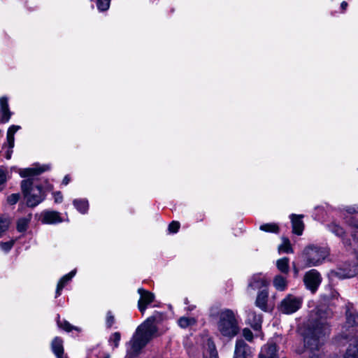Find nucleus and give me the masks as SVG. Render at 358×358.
I'll use <instances>...</instances> for the list:
<instances>
[{
  "label": "nucleus",
  "instance_id": "nucleus-1",
  "mask_svg": "<svg viewBox=\"0 0 358 358\" xmlns=\"http://www.w3.org/2000/svg\"><path fill=\"white\" fill-rule=\"evenodd\" d=\"M157 317L152 315L147 318L139 325L130 341L127 343V355L134 357L138 355L141 350L149 343L157 332L155 325Z\"/></svg>",
  "mask_w": 358,
  "mask_h": 358
},
{
  "label": "nucleus",
  "instance_id": "nucleus-2",
  "mask_svg": "<svg viewBox=\"0 0 358 358\" xmlns=\"http://www.w3.org/2000/svg\"><path fill=\"white\" fill-rule=\"evenodd\" d=\"M329 333V327L326 322L317 321L308 326L304 336L305 352L310 358H323L321 346L323 338Z\"/></svg>",
  "mask_w": 358,
  "mask_h": 358
},
{
  "label": "nucleus",
  "instance_id": "nucleus-3",
  "mask_svg": "<svg viewBox=\"0 0 358 358\" xmlns=\"http://www.w3.org/2000/svg\"><path fill=\"white\" fill-rule=\"evenodd\" d=\"M217 329L223 336L227 338H233L238 334V321L231 310L225 309L220 312Z\"/></svg>",
  "mask_w": 358,
  "mask_h": 358
},
{
  "label": "nucleus",
  "instance_id": "nucleus-4",
  "mask_svg": "<svg viewBox=\"0 0 358 358\" xmlns=\"http://www.w3.org/2000/svg\"><path fill=\"white\" fill-rule=\"evenodd\" d=\"M329 255V251L327 248L309 245L303 250L301 258L305 266L313 267L322 264Z\"/></svg>",
  "mask_w": 358,
  "mask_h": 358
},
{
  "label": "nucleus",
  "instance_id": "nucleus-5",
  "mask_svg": "<svg viewBox=\"0 0 358 358\" xmlns=\"http://www.w3.org/2000/svg\"><path fill=\"white\" fill-rule=\"evenodd\" d=\"M21 189L29 207H36L45 199V195L42 187L39 185L34 187L31 178L22 181Z\"/></svg>",
  "mask_w": 358,
  "mask_h": 358
},
{
  "label": "nucleus",
  "instance_id": "nucleus-6",
  "mask_svg": "<svg viewBox=\"0 0 358 358\" xmlns=\"http://www.w3.org/2000/svg\"><path fill=\"white\" fill-rule=\"evenodd\" d=\"M302 303V297L289 294L280 302L279 310L285 314H292L301 308Z\"/></svg>",
  "mask_w": 358,
  "mask_h": 358
},
{
  "label": "nucleus",
  "instance_id": "nucleus-7",
  "mask_svg": "<svg viewBox=\"0 0 358 358\" xmlns=\"http://www.w3.org/2000/svg\"><path fill=\"white\" fill-rule=\"evenodd\" d=\"M345 338L358 336V313L353 308H348L346 310V322L345 325Z\"/></svg>",
  "mask_w": 358,
  "mask_h": 358
},
{
  "label": "nucleus",
  "instance_id": "nucleus-8",
  "mask_svg": "<svg viewBox=\"0 0 358 358\" xmlns=\"http://www.w3.org/2000/svg\"><path fill=\"white\" fill-rule=\"evenodd\" d=\"M303 282L306 288L315 293L321 284L322 276L317 270L311 269L305 273Z\"/></svg>",
  "mask_w": 358,
  "mask_h": 358
},
{
  "label": "nucleus",
  "instance_id": "nucleus-9",
  "mask_svg": "<svg viewBox=\"0 0 358 358\" xmlns=\"http://www.w3.org/2000/svg\"><path fill=\"white\" fill-rule=\"evenodd\" d=\"M268 282L262 273H257L253 275L248 280V290L253 291L267 289Z\"/></svg>",
  "mask_w": 358,
  "mask_h": 358
},
{
  "label": "nucleus",
  "instance_id": "nucleus-10",
  "mask_svg": "<svg viewBox=\"0 0 358 358\" xmlns=\"http://www.w3.org/2000/svg\"><path fill=\"white\" fill-rule=\"evenodd\" d=\"M20 129H21L20 126L11 125L7 131V136H6L7 142L5 143L3 145V148L8 147V150H6V155H5V157L7 159H10L11 158L12 153H13V148L15 145L14 136H15V134Z\"/></svg>",
  "mask_w": 358,
  "mask_h": 358
},
{
  "label": "nucleus",
  "instance_id": "nucleus-11",
  "mask_svg": "<svg viewBox=\"0 0 358 358\" xmlns=\"http://www.w3.org/2000/svg\"><path fill=\"white\" fill-rule=\"evenodd\" d=\"M252 353L251 348L243 340H236L234 358H252Z\"/></svg>",
  "mask_w": 358,
  "mask_h": 358
},
{
  "label": "nucleus",
  "instance_id": "nucleus-12",
  "mask_svg": "<svg viewBox=\"0 0 358 358\" xmlns=\"http://www.w3.org/2000/svg\"><path fill=\"white\" fill-rule=\"evenodd\" d=\"M138 293L140 295V299L138 301V308L140 312L143 314L147 308V306L150 304L155 299V295L152 292L139 288Z\"/></svg>",
  "mask_w": 358,
  "mask_h": 358
},
{
  "label": "nucleus",
  "instance_id": "nucleus-13",
  "mask_svg": "<svg viewBox=\"0 0 358 358\" xmlns=\"http://www.w3.org/2000/svg\"><path fill=\"white\" fill-rule=\"evenodd\" d=\"M259 358H279L275 343L271 342L264 345L262 348Z\"/></svg>",
  "mask_w": 358,
  "mask_h": 358
},
{
  "label": "nucleus",
  "instance_id": "nucleus-14",
  "mask_svg": "<svg viewBox=\"0 0 358 358\" xmlns=\"http://www.w3.org/2000/svg\"><path fill=\"white\" fill-rule=\"evenodd\" d=\"M50 169V166L48 164L45 165H36V167L34 168H28L21 169L20 171V175L22 178H27L33 176H37L43 172L48 171Z\"/></svg>",
  "mask_w": 358,
  "mask_h": 358
},
{
  "label": "nucleus",
  "instance_id": "nucleus-15",
  "mask_svg": "<svg viewBox=\"0 0 358 358\" xmlns=\"http://www.w3.org/2000/svg\"><path fill=\"white\" fill-rule=\"evenodd\" d=\"M348 339L350 344L343 358H358V336Z\"/></svg>",
  "mask_w": 358,
  "mask_h": 358
},
{
  "label": "nucleus",
  "instance_id": "nucleus-16",
  "mask_svg": "<svg viewBox=\"0 0 358 358\" xmlns=\"http://www.w3.org/2000/svg\"><path fill=\"white\" fill-rule=\"evenodd\" d=\"M41 221L45 224H57L62 222L60 215L57 211H45L41 215Z\"/></svg>",
  "mask_w": 358,
  "mask_h": 358
},
{
  "label": "nucleus",
  "instance_id": "nucleus-17",
  "mask_svg": "<svg viewBox=\"0 0 358 358\" xmlns=\"http://www.w3.org/2000/svg\"><path fill=\"white\" fill-rule=\"evenodd\" d=\"M303 215L292 214L290 215V219L292 221V231L295 234L300 236L302 234L304 224L302 221Z\"/></svg>",
  "mask_w": 358,
  "mask_h": 358
},
{
  "label": "nucleus",
  "instance_id": "nucleus-18",
  "mask_svg": "<svg viewBox=\"0 0 358 358\" xmlns=\"http://www.w3.org/2000/svg\"><path fill=\"white\" fill-rule=\"evenodd\" d=\"M0 110L1 113L0 122L1 123L8 122L10 118L11 113L9 110L8 99L5 96L0 98Z\"/></svg>",
  "mask_w": 358,
  "mask_h": 358
},
{
  "label": "nucleus",
  "instance_id": "nucleus-19",
  "mask_svg": "<svg viewBox=\"0 0 358 358\" xmlns=\"http://www.w3.org/2000/svg\"><path fill=\"white\" fill-rule=\"evenodd\" d=\"M248 321L254 330L258 331L262 328V317L254 311H250L248 314Z\"/></svg>",
  "mask_w": 358,
  "mask_h": 358
},
{
  "label": "nucleus",
  "instance_id": "nucleus-20",
  "mask_svg": "<svg viewBox=\"0 0 358 358\" xmlns=\"http://www.w3.org/2000/svg\"><path fill=\"white\" fill-rule=\"evenodd\" d=\"M267 299H268V290L267 289H262L258 292L257 296L256 299L255 304L261 310L266 311L267 310Z\"/></svg>",
  "mask_w": 358,
  "mask_h": 358
},
{
  "label": "nucleus",
  "instance_id": "nucleus-21",
  "mask_svg": "<svg viewBox=\"0 0 358 358\" xmlns=\"http://www.w3.org/2000/svg\"><path fill=\"white\" fill-rule=\"evenodd\" d=\"M76 270L74 269V270L71 271L70 273H69L68 274L64 275L59 280V281L57 284V286L55 297H58L59 296H60L62 290L63 289L64 286L71 280V278L76 275Z\"/></svg>",
  "mask_w": 358,
  "mask_h": 358
},
{
  "label": "nucleus",
  "instance_id": "nucleus-22",
  "mask_svg": "<svg viewBox=\"0 0 358 358\" xmlns=\"http://www.w3.org/2000/svg\"><path fill=\"white\" fill-rule=\"evenodd\" d=\"M203 357L204 358H218L215 345L211 339H208L207 341Z\"/></svg>",
  "mask_w": 358,
  "mask_h": 358
},
{
  "label": "nucleus",
  "instance_id": "nucleus-23",
  "mask_svg": "<svg viewBox=\"0 0 358 358\" xmlns=\"http://www.w3.org/2000/svg\"><path fill=\"white\" fill-rule=\"evenodd\" d=\"M273 285L277 290L282 292L287 289L288 281L286 277L277 275L273 278Z\"/></svg>",
  "mask_w": 358,
  "mask_h": 358
},
{
  "label": "nucleus",
  "instance_id": "nucleus-24",
  "mask_svg": "<svg viewBox=\"0 0 358 358\" xmlns=\"http://www.w3.org/2000/svg\"><path fill=\"white\" fill-rule=\"evenodd\" d=\"M51 348L55 355L59 356L64 354L63 341L59 337H56L52 341Z\"/></svg>",
  "mask_w": 358,
  "mask_h": 358
},
{
  "label": "nucleus",
  "instance_id": "nucleus-25",
  "mask_svg": "<svg viewBox=\"0 0 358 358\" xmlns=\"http://www.w3.org/2000/svg\"><path fill=\"white\" fill-rule=\"evenodd\" d=\"M73 204L75 208L82 214L87 213L89 208L88 201L85 199H74Z\"/></svg>",
  "mask_w": 358,
  "mask_h": 358
},
{
  "label": "nucleus",
  "instance_id": "nucleus-26",
  "mask_svg": "<svg viewBox=\"0 0 358 358\" xmlns=\"http://www.w3.org/2000/svg\"><path fill=\"white\" fill-rule=\"evenodd\" d=\"M289 259L287 257L281 258L276 262V266L280 272L287 274L289 271Z\"/></svg>",
  "mask_w": 358,
  "mask_h": 358
},
{
  "label": "nucleus",
  "instance_id": "nucleus-27",
  "mask_svg": "<svg viewBox=\"0 0 358 358\" xmlns=\"http://www.w3.org/2000/svg\"><path fill=\"white\" fill-rule=\"evenodd\" d=\"M196 323V320L194 317H181L178 320V325L183 329L194 325Z\"/></svg>",
  "mask_w": 358,
  "mask_h": 358
},
{
  "label": "nucleus",
  "instance_id": "nucleus-28",
  "mask_svg": "<svg viewBox=\"0 0 358 358\" xmlns=\"http://www.w3.org/2000/svg\"><path fill=\"white\" fill-rule=\"evenodd\" d=\"M57 324L59 326V328L64 329V331H67V332H70L72 330H76L78 331H80V329L77 327H75V326H73L72 324H71L68 321L66 320H63V321H60L59 319L57 320Z\"/></svg>",
  "mask_w": 358,
  "mask_h": 358
},
{
  "label": "nucleus",
  "instance_id": "nucleus-29",
  "mask_svg": "<svg viewBox=\"0 0 358 358\" xmlns=\"http://www.w3.org/2000/svg\"><path fill=\"white\" fill-rule=\"evenodd\" d=\"M278 250L280 252L293 253V250L292 248L290 241L288 238H282V243L280 245H279Z\"/></svg>",
  "mask_w": 358,
  "mask_h": 358
},
{
  "label": "nucleus",
  "instance_id": "nucleus-30",
  "mask_svg": "<svg viewBox=\"0 0 358 358\" xmlns=\"http://www.w3.org/2000/svg\"><path fill=\"white\" fill-rule=\"evenodd\" d=\"M262 231L266 232H272L278 234L279 232V227L276 224L274 223H267L262 224L259 227Z\"/></svg>",
  "mask_w": 358,
  "mask_h": 358
},
{
  "label": "nucleus",
  "instance_id": "nucleus-31",
  "mask_svg": "<svg viewBox=\"0 0 358 358\" xmlns=\"http://www.w3.org/2000/svg\"><path fill=\"white\" fill-rule=\"evenodd\" d=\"M328 229L330 231L334 234L336 236L342 237L345 234L344 229L336 223H331L328 225Z\"/></svg>",
  "mask_w": 358,
  "mask_h": 358
},
{
  "label": "nucleus",
  "instance_id": "nucleus-32",
  "mask_svg": "<svg viewBox=\"0 0 358 358\" xmlns=\"http://www.w3.org/2000/svg\"><path fill=\"white\" fill-rule=\"evenodd\" d=\"M120 338V333L115 332L110 335L108 342L111 345H113L114 348H116L119 346Z\"/></svg>",
  "mask_w": 358,
  "mask_h": 358
},
{
  "label": "nucleus",
  "instance_id": "nucleus-33",
  "mask_svg": "<svg viewBox=\"0 0 358 358\" xmlns=\"http://www.w3.org/2000/svg\"><path fill=\"white\" fill-rule=\"evenodd\" d=\"M110 0H96V5L97 9L101 11H106L110 7Z\"/></svg>",
  "mask_w": 358,
  "mask_h": 358
},
{
  "label": "nucleus",
  "instance_id": "nucleus-34",
  "mask_svg": "<svg viewBox=\"0 0 358 358\" xmlns=\"http://www.w3.org/2000/svg\"><path fill=\"white\" fill-rule=\"evenodd\" d=\"M29 220L27 218L19 219L17 223V229L20 232H24L27 230Z\"/></svg>",
  "mask_w": 358,
  "mask_h": 358
},
{
  "label": "nucleus",
  "instance_id": "nucleus-35",
  "mask_svg": "<svg viewBox=\"0 0 358 358\" xmlns=\"http://www.w3.org/2000/svg\"><path fill=\"white\" fill-rule=\"evenodd\" d=\"M9 221L3 217H0V237L8 229Z\"/></svg>",
  "mask_w": 358,
  "mask_h": 358
},
{
  "label": "nucleus",
  "instance_id": "nucleus-36",
  "mask_svg": "<svg viewBox=\"0 0 358 358\" xmlns=\"http://www.w3.org/2000/svg\"><path fill=\"white\" fill-rule=\"evenodd\" d=\"M8 171L6 168L0 166V185H3L7 181Z\"/></svg>",
  "mask_w": 358,
  "mask_h": 358
},
{
  "label": "nucleus",
  "instance_id": "nucleus-37",
  "mask_svg": "<svg viewBox=\"0 0 358 358\" xmlns=\"http://www.w3.org/2000/svg\"><path fill=\"white\" fill-rule=\"evenodd\" d=\"M115 323V317L111 311H108L106 314V324L108 328H110Z\"/></svg>",
  "mask_w": 358,
  "mask_h": 358
},
{
  "label": "nucleus",
  "instance_id": "nucleus-38",
  "mask_svg": "<svg viewBox=\"0 0 358 358\" xmlns=\"http://www.w3.org/2000/svg\"><path fill=\"white\" fill-rule=\"evenodd\" d=\"M343 211L350 215L358 213V205L355 204L349 206H345L343 208Z\"/></svg>",
  "mask_w": 358,
  "mask_h": 358
},
{
  "label": "nucleus",
  "instance_id": "nucleus-39",
  "mask_svg": "<svg viewBox=\"0 0 358 358\" xmlns=\"http://www.w3.org/2000/svg\"><path fill=\"white\" fill-rule=\"evenodd\" d=\"M180 228V223L176 221H173L170 223L169 225V231L170 233H176L178 232V229Z\"/></svg>",
  "mask_w": 358,
  "mask_h": 358
},
{
  "label": "nucleus",
  "instance_id": "nucleus-40",
  "mask_svg": "<svg viewBox=\"0 0 358 358\" xmlns=\"http://www.w3.org/2000/svg\"><path fill=\"white\" fill-rule=\"evenodd\" d=\"M19 199H20L19 194H12L7 197V202L10 205H14L18 201Z\"/></svg>",
  "mask_w": 358,
  "mask_h": 358
},
{
  "label": "nucleus",
  "instance_id": "nucleus-41",
  "mask_svg": "<svg viewBox=\"0 0 358 358\" xmlns=\"http://www.w3.org/2000/svg\"><path fill=\"white\" fill-rule=\"evenodd\" d=\"M243 336L249 342L253 339V334L249 329L245 328L243 330Z\"/></svg>",
  "mask_w": 358,
  "mask_h": 358
},
{
  "label": "nucleus",
  "instance_id": "nucleus-42",
  "mask_svg": "<svg viewBox=\"0 0 358 358\" xmlns=\"http://www.w3.org/2000/svg\"><path fill=\"white\" fill-rule=\"evenodd\" d=\"M13 247V243L11 242H4L1 243V248L4 251H9Z\"/></svg>",
  "mask_w": 358,
  "mask_h": 358
},
{
  "label": "nucleus",
  "instance_id": "nucleus-43",
  "mask_svg": "<svg viewBox=\"0 0 358 358\" xmlns=\"http://www.w3.org/2000/svg\"><path fill=\"white\" fill-rule=\"evenodd\" d=\"M53 196L55 203H61L63 200L62 194L60 192H56L53 193Z\"/></svg>",
  "mask_w": 358,
  "mask_h": 358
},
{
  "label": "nucleus",
  "instance_id": "nucleus-44",
  "mask_svg": "<svg viewBox=\"0 0 358 358\" xmlns=\"http://www.w3.org/2000/svg\"><path fill=\"white\" fill-rule=\"evenodd\" d=\"M70 182V178L69 176H66L63 180H62V184L64 185H66L69 184V182Z\"/></svg>",
  "mask_w": 358,
  "mask_h": 358
},
{
  "label": "nucleus",
  "instance_id": "nucleus-45",
  "mask_svg": "<svg viewBox=\"0 0 358 358\" xmlns=\"http://www.w3.org/2000/svg\"><path fill=\"white\" fill-rule=\"evenodd\" d=\"M350 224L357 229H358V221L355 220L354 219H352V220L350 222Z\"/></svg>",
  "mask_w": 358,
  "mask_h": 358
},
{
  "label": "nucleus",
  "instance_id": "nucleus-46",
  "mask_svg": "<svg viewBox=\"0 0 358 358\" xmlns=\"http://www.w3.org/2000/svg\"><path fill=\"white\" fill-rule=\"evenodd\" d=\"M348 6V3L346 1H343L341 4V7L343 10H345Z\"/></svg>",
  "mask_w": 358,
  "mask_h": 358
},
{
  "label": "nucleus",
  "instance_id": "nucleus-47",
  "mask_svg": "<svg viewBox=\"0 0 358 358\" xmlns=\"http://www.w3.org/2000/svg\"><path fill=\"white\" fill-rule=\"evenodd\" d=\"M57 358H69L66 355L62 354V355L57 356Z\"/></svg>",
  "mask_w": 358,
  "mask_h": 358
},
{
  "label": "nucleus",
  "instance_id": "nucleus-48",
  "mask_svg": "<svg viewBox=\"0 0 358 358\" xmlns=\"http://www.w3.org/2000/svg\"><path fill=\"white\" fill-rule=\"evenodd\" d=\"M193 308H194L193 307H190V308H189V310H193Z\"/></svg>",
  "mask_w": 358,
  "mask_h": 358
},
{
  "label": "nucleus",
  "instance_id": "nucleus-49",
  "mask_svg": "<svg viewBox=\"0 0 358 358\" xmlns=\"http://www.w3.org/2000/svg\"><path fill=\"white\" fill-rule=\"evenodd\" d=\"M187 302H188L187 299H186L185 301V303H187Z\"/></svg>",
  "mask_w": 358,
  "mask_h": 358
},
{
  "label": "nucleus",
  "instance_id": "nucleus-50",
  "mask_svg": "<svg viewBox=\"0 0 358 358\" xmlns=\"http://www.w3.org/2000/svg\"><path fill=\"white\" fill-rule=\"evenodd\" d=\"M357 242H358V240H357Z\"/></svg>",
  "mask_w": 358,
  "mask_h": 358
}]
</instances>
